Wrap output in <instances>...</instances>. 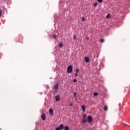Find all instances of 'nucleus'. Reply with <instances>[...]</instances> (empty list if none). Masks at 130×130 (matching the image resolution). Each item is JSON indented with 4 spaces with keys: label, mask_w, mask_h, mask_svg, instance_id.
<instances>
[{
    "label": "nucleus",
    "mask_w": 130,
    "mask_h": 130,
    "mask_svg": "<svg viewBox=\"0 0 130 130\" xmlns=\"http://www.w3.org/2000/svg\"><path fill=\"white\" fill-rule=\"evenodd\" d=\"M84 60H85V62H87V63L89 62V61H90L89 57H85Z\"/></svg>",
    "instance_id": "obj_5"
},
{
    "label": "nucleus",
    "mask_w": 130,
    "mask_h": 130,
    "mask_svg": "<svg viewBox=\"0 0 130 130\" xmlns=\"http://www.w3.org/2000/svg\"><path fill=\"white\" fill-rule=\"evenodd\" d=\"M59 47L60 48H62V46H63V44H62V43H60L58 45Z\"/></svg>",
    "instance_id": "obj_12"
},
{
    "label": "nucleus",
    "mask_w": 130,
    "mask_h": 130,
    "mask_svg": "<svg viewBox=\"0 0 130 130\" xmlns=\"http://www.w3.org/2000/svg\"><path fill=\"white\" fill-rule=\"evenodd\" d=\"M73 72V67L72 65L69 66L67 68V73L68 74H71Z\"/></svg>",
    "instance_id": "obj_2"
},
{
    "label": "nucleus",
    "mask_w": 130,
    "mask_h": 130,
    "mask_svg": "<svg viewBox=\"0 0 130 130\" xmlns=\"http://www.w3.org/2000/svg\"><path fill=\"white\" fill-rule=\"evenodd\" d=\"M49 113H50L51 115H52L53 114V110L52 109H49Z\"/></svg>",
    "instance_id": "obj_11"
},
{
    "label": "nucleus",
    "mask_w": 130,
    "mask_h": 130,
    "mask_svg": "<svg viewBox=\"0 0 130 130\" xmlns=\"http://www.w3.org/2000/svg\"><path fill=\"white\" fill-rule=\"evenodd\" d=\"M87 120H88V122L91 123V122H92V121L93 120V118H92V117H91V116H87Z\"/></svg>",
    "instance_id": "obj_4"
},
{
    "label": "nucleus",
    "mask_w": 130,
    "mask_h": 130,
    "mask_svg": "<svg viewBox=\"0 0 130 130\" xmlns=\"http://www.w3.org/2000/svg\"><path fill=\"white\" fill-rule=\"evenodd\" d=\"M73 82H74V83H77V79H74L73 80Z\"/></svg>",
    "instance_id": "obj_20"
},
{
    "label": "nucleus",
    "mask_w": 130,
    "mask_h": 130,
    "mask_svg": "<svg viewBox=\"0 0 130 130\" xmlns=\"http://www.w3.org/2000/svg\"><path fill=\"white\" fill-rule=\"evenodd\" d=\"M56 101H59L60 100V96L59 95H56L55 96Z\"/></svg>",
    "instance_id": "obj_6"
},
{
    "label": "nucleus",
    "mask_w": 130,
    "mask_h": 130,
    "mask_svg": "<svg viewBox=\"0 0 130 130\" xmlns=\"http://www.w3.org/2000/svg\"><path fill=\"white\" fill-rule=\"evenodd\" d=\"M104 109L105 111H106V110H107V107L106 106H105L104 108Z\"/></svg>",
    "instance_id": "obj_17"
},
{
    "label": "nucleus",
    "mask_w": 130,
    "mask_h": 130,
    "mask_svg": "<svg viewBox=\"0 0 130 130\" xmlns=\"http://www.w3.org/2000/svg\"><path fill=\"white\" fill-rule=\"evenodd\" d=\"M93 95H94V96H98V93L95 92H94Z\"/></svg>",
    "instance_id": "obj_16"
},
{
    "label": "nucleus",
    "mask_w": 130,
    "mask_h": 130,
    "mask_svg": "<svg viewBox=\"0 0 130 130\" xmlns=\"http://www.w3.org/2000/svg\"><path fill=\"white\" fill-rule=\"evenodd\" d=\"M54 88L55 90H57V89H58V83H56V84L55 85V86H54Z\"/></svg>",
    "instance_id": "obj_8"
},
{
    "label": "nucleus",
    "mask_w": 130,
    "mask_h": 130,
    "mask_svg": "<svg viewBox=\"0 0 130 130\" xmlns=\"http://www.w3.org/2000/svg\"><path fill=\"white\" fill-rule=\"evenodd\" d=\"M77 76H78V73H76L75 74V77H77Z\"/></svg>",
    "instance_id": "obj_26"
},
{
    "label": "nucleus",
    "mask_w": 130,
    "mask_h": 130,
    "mask_svg": "<svg viewBox=\"0 0 130 130\" xmlns=\"http://www.w3.org/2000/svg\"><path fill=\"white\" fill-rule=\"evenodd\" d=\"M82 122V123H86V122H87V119H86V118H83Z\"/></svg>",
    "instance_id": "obj_9"
},
{
    "label": "nucleus",
    "mask_w": 130,
    "mask_h": 130,
    "mask_svg": "<svg viewBox=\"0 0 130 130\" xmlns=\"http://www.w3.org/2000/svg\"><path fill=\"white\" fill-rule=\"evenodd\" d=\"M17 42H19L20 43H23V36H19L17 38Z\"/></svg>",
    "instance_id": "obj_3"
},
{
    "label": "nucleus",
    "mask_w": 130,
    "mask_h": 130,
    "mask_svg": "<svg viewBox=\"0 0 130 130\" xmlns=\"http://www.w3.org/2000/svg\"><path fill=\"white\" fill-rule=\"evenodd\" d=\"M87 117V115L86 114H83V118H86Z\"/></svg>",
    "instance_id": "obj_15"
},
{
    "label": "nucleus",
    "mask_w": 130,
    "mask_h": 130,
    "mask_svg": "<svg viewBox=\"0 0 130 130\" xmlns=\"http://www.w3.org/2000/svg\"><path fill=\"white\" fill-rule=\"evenodd\" d=\"M74 96L75 97V98L77 97V92H74Z\"/></svg>",
    "instance_id": "obj_19"
},
{
    "label": "nucleus",
    "mask_w": 130,
    "mask_h": 130,
    "mask_svg": "<svg viewBox=\"0 0 130 130\" xmlns=\"http://www.w3.org/2000/svg\"><path fill=\"white\" fill-rule=\"evenodd\" d=\"M79 72H80V70H79V69H76V73H79Z\"/></svg>",
    "instance_id": "obj_23"
},
{
    "label": "nucleus",
    "mask_w": 130,
    "mask_h": 130,
    "mask_svg": "<svg viewBox=\"0 0 130 130\" xmlns=\"http://www.w3.org/2000/svg\"><path fill=\"white\" fill-rule=\"evenodd\" d=\"M97 6H98V3L97 2L93 4V7H97Z\"/></svg>",
    "instance_id": "obj_13"
},
{
    "label": "nucleus",
    "mask_w": 130,
    "mask_h": 130,
    "mask_svg": "<svg viewBox=\"0 0 130 130\" xmlns=\"http://www.w3.org/2000/svg\"><path fill=\"white\" fill-rule=\"evenodd\" d=\"M82 110L83 111H84V112H85V111H86V108H85V105H82L81 107Z\"/></svg>",
    "instance_id": "obj_10"
},
{
    "label": "nucleus",
    "mask_w": 130,
    "mask_h": 130,
    "mask_svg": "<svg viewBox=\"0 0 130 130\" xmlns=\"http://www.w3.org/2000/svg\"><path fill=\"white\" fill-rule=\"evenodd\" d=\"M64 129V130H70V128L68 126H64L63 124H61L59 125V127H57L55 128V130H61V129Z\"/></svg>",
    "instance_id": "obj_1"
},
{
    "label": "nucleus",
    "mask_w": 130,
    "mask_h": 130,
    "mask_svg": "<svg viewBox=\"0 0 130 130\" xmlns=\"http://www.w3.org/2000/svg\"><path fill=\"white\" fill-rule=\"evenodd\" d=\"M70 105V106H73V103H71Z\"/></svg>",
    "instance_id": "obj_28"
},
{
    "label": "nucleus",
    "mask_w": 130,
    "mask_h": 130,
    "mask_svg": "<svg viewBox=\"0 0 130 130\" xmlns=\"http://www.w3.org/2000/svg\"><path fill=\"white\" fill-rule=\"evenodd\" d=\"M73 39L75 40V39H77V36H74L73 37Z\"/></svg>",
    "instance_id": "obj_22"
},
{
    "label": "nucleus",
    "mask_w": 130,
    "mask_h": 130,
    "mask_svg": "<svg viewBox=\"0 0 130 130\" xmlns=\"http://www.w3.org/2000/svg\"><path fill=\"white\" fill-rule=\"evenodd\" d=\"M100 42H101L102 43H103V42H104V39H101L100 40Z\"/></svg>",
    "instance_id": "obj_14"
},
{
    "label": "nucleus",
    "mask_w": 130,
    "mask_h": 130,
    "mask_svg": "<svg viewBox=\"0 0 130 130\" xmlns=\"http://www.w3.org/2000/svg\"><path fill=\"white\" fill-rule=\"evenodd\" d=\"M3 15V13H2V9H0V17Z\"/></svg>",
    "instance_id": "obj_24"
},
{
    "label": "nucleus",
    "mask_w": 130,
    "mask_h": 130,
    "mask_svg": "<svg viewBox=\"0 0 130 130\" xmlns=\"http://www.w3.org/2000/svg\"><path fill=\"white\" fill-rule=\"evenodd\" d=\"M106 18H107V19H109V18H110V15H107Z\"/></svg>",
    "instance_id": "obj_18"
},
{
    "label": "nucleus",
    "mask_w": 130,
    "mask_h": 130,
    "mask_svg": "<svg viewBox=\"0 0 130 130\" xmlns=\"http://www.w3.org/2000/svg\"><path fill=\"white\" fill-rule=\"evenodd\" d=\"M46 118V116H45V114H43L42 115V119L43 120H45Z\"/></svg>",
    "instance_id": "obj_7"
},
{
    "label": "nucleus",
    "mask_w": 130,
    "mask_h": 130,
    "mask_svg": "<svg viewBox=\"0 0 130 130\" xmlns=\"http://www.w3.org/2000/svg\"><path fill=\"white\" fill-rule=\"evenodd\" d=\"M53 37L54 38H56V36H55V35H53Z\"/></svg>",
    "instance_id": "obj_27"
},
{
    "label": "nucleus",
    "mask_w": 130,
    "mask_h": 130,
    "mask_svg": "<svg viewBox=\"0 0 130 130\" xmlns=\"http://www.w3.org/2000/svg\"><path fill=\"white\" fill-rule=\"evenodd\" d=\"M87 39H89V38H87Z\"/></svg>",
    "instance_id": "obj_29"
},
{
    "label": "nucleus",
    "mask_w": 130,
    "mask_h": 130,
    "mask_svg": "<svg viewBox=\"0 0 130 130\" xmlns=\"http://www.w3.org/2000/svg\"><path fill=\"white\" fill-rule=\"evenodd\" d=\"M84 21H85V18H84V17H82V21L84 22Z\"/></svg>",
    "instance_id": "obj_25"
},
{
    "label": "nucleus",
    "mask_w": 130,
    "mask_h": 130,
    "mask_svg": "<svg viewBox=\"0 0 130 130\" xmlns=\"http://www.w3.org/2000/svg\"><path fill=\"white\" fill-rule=\"evenodd\" d=\"M98 3H102L103 2V0H98Z\"/></svg>",
    "instance_id": "obj_21"
}]
</instances>
